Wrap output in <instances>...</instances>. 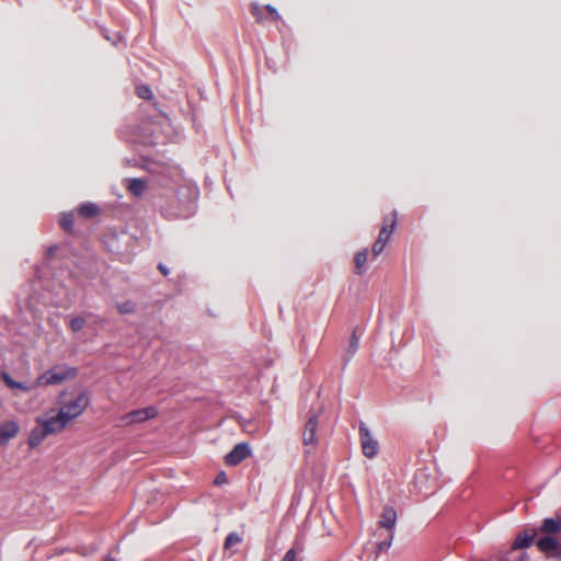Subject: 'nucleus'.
I'll list each match as a JSON object with an SVG mask.
<instances>
[{"mask_svg":"<svg viewBox=\"0 0 561 561\" xmlns=\"http://www.w3.org/2000/svg\"><path fill=\"white\" fill-rule=\"evenodd\" d=\"M358 346H359V339L355 334H353L351 337V341H350V345H348V353L351 355H354L357 352Z\"/></svg>","mask_w":561,"mask_h":561,"instance_id":"nucleus-22","label":"nucleus"},{"mask_svg":"<svg viewBox=\"0 0 561 561\" xmlns=\"http://www.w3.org/2000/svg\"><path fill=\"white\" fill-rule=\"evenodd\" d=\"M266 10L270 12V14L274 18V19H278L279 18V14L277 12V10L272 7V5H266Z\"/></svg>","mask_w":561,"mask_h":561,"instance_id":"nucleus-26","label":"nucleus"},{"mask_svg":"<svg viewBox=\"0 0 561 561\" xmlns=\"http://www.w3.org/2000/svg\"><path fill=\"white\" fill-rule=\"evenodd\" d=\"M116 307L122 314L133 313L136 310L135 304L131 301L119 302Z\"/></svg>","mask_w":561,"mask_h":561,"instance_id":"nucleus-17","label":"nucleus"},{"mask_svg":"<svg viewBox=\"0 0 561 561\" xmlns=\"http://www.w3.org/2000/svg\"><path fill=\"white\" fill-rule=\"evenodd\" d=\"M241 542V537L237 533H231L228 535L225 541V547L230 548Z\"/></svg>","mask_w":561,"mask_h":561,"instance_id":"nucleus-21","label":"nucleus"},{"mask_svg":"<svg viewBox=\"0 0 561 561\" xmlns=\"http://www.w3.org/2000/svg\"><path fill=\"white\" fill-rule=\"evenodd\" d=\"M159 270L163 273V275H168L169 274V271L165 266H163L162 264H159Z\"/></svg>","mask_w":561,"mask_h":561,"instance_id":"nucleus-27","label":"nucleus"},{"mask_svg":"<svg viewBox=\"0 0 561 561\" xmlns=\"http://www.w3.org/2000/svg\"><path fill=\"white\" fill-rule=\"evenodd\" d=\"M227 481H228V478H227V476H226V473H225V472H220V473L216 477V479H215V483H216L217 485L225 484V483H227Z\"/></svg>","mask_w":561,"mask_h":561,"instance_id":"nucleus-25","label":"nucleus"},{"mask_svg":"<svg viewBox=\"0 0 561 561\" xmlns=\"http://www.w3.org/2000/svg\"><path fill=\"white\" fill-rule=\"evenodd\" d=\"M298 551L295 548L289 549L282 561H297Z\"/></svg>","mask_w":561,"mask_h":561,"instance_id":"nucleus-23","label":"nucleus"},{"mask_svg":"<svg viewBox=\"0 0 561 561\" xmlns=\"http://www.w3.org/2000/svg\"><path fill=\"white\" fill-rule=\"evenodd\" d=\"M76 369L67 366L53 367L43 373L34 382V388L42 386L59 385L65 380L73 378Z\"/></svg>","mask_w":561,"mask_h":561,"instance_id":"nucleus-2","label":"nucleus"},{"mask_svg":"<svg viewBox=\"0 0 561 561\" xmlns=\"http://www.w3.org/2000/svg\"><path fill=\"white\" fill-rule=\"evenodd\" d=\"M368 259V250L363 249L355 255L356 273L362 274L365 270V264Z\"/></svg>","mask_w":561,"mask_h":561,"instance_id":"nucleus-16","label":"nucleus"},{"mask_svg":"<svg viewBox=\"0 0 561 561\" xmlns=\"http://www.w3.org/2000/svg\"><path fill=\"white\" fill-rule=\"evenodd\" d=\"M104 561H116V560L112 557H106Z\"/></svg>","mask_w":561,"mask_h":561,"instance_id":"nucleus-29","label":"nucleus"},{"mask_svg":"<svg viewBox=\"0 0 561 561\" xmlns=\"http://www.w3.org/2000/svg\"><path fill=\"white\" fill-rule=\"evenodd\" d=\"M137 94L139 98L144 100H150L152 99V91L148 85H139L137 87Z\"/></svg>","mask_w":561,"mask_h":561,"instance_id":"nucleus-20","label":"nucleus"},{"mask_svg":"<svg viewBox=\"0 0 561 561\" xmlns=\"http://www.w3.org/2000/svg\"><path fill=\"white\" fill-rule=\"evenodd\" d=\"M251 455V447L247 443L237 444L233 449L225 457V461L229 466H237Z\"/></svg>","mask_w":561,"mask_h":561,"instance_id":"nucleus-7","label":"nucleus"},{"mask_svg":"<svg viewBox=\"0 0 561 561\" xmlns=\"http://www.w3.org/2000/svg\"><path fill=\"white\" fill-rule=\"evenodd\" d=\"M1 377L10 389H18L24 392H28L34 389V385L30 386L23 382L14 381L8 373H2Z\"/></svg>","mask_w":561,"mask_h":561,"instance_id":"nucleus-12","label":"nucleus"},{"mask_svg":"<svg viewBox=\"0 0 561 561\" xmlns=\"http://www.w3.org/2000/svg\"><path fill=\"white\" fill-rule=\"evenodd\" d=\"M90 399L87 393L79 392L65 400L58 410H49L35 419V426L27 437L30 448L38 447L47 436L58 434L87 410Z\"/></svg>","mask_w":561,"mask_h":561,"instance_id":"nucleus-1","label":"nucleus"},{"mask_svg":"<svg viewBox=\"0 0 561 561\" xmlns=\"http://www.w3.org/2000/svg\"><path fill=\"white\" fill-rule=\"evenodd\" d=\"M85 324V319L82 318V317H76V318H72L70 320V329L73 331V332H78L80 331Z\"/></svg>","mask_w":561,"mask_h":561,"instance_id":"nucleus-19","label":"nucleus"},{"mask_svg":"<svg viewBox=\"0 0 561 561\" xmlns=\"http://www.w3.org/2000/svg\"><path fill=\"white\" fill-rule=\"evenodd\" d=\"M60 226L65 230L70 231L73 227L72 214H62V216L60 217Z\"/></svg>","mask_w":561,"mask_h":561,"instance_id":"nucleus-18","label":"nucleus"},{"mask_svg":"<svg viewBox=\"0 0 561 561\" xmlns=\"http://www.w3.org/2000/svg\"><path fill=\"white\" fill-rule=\"evenodd\" d=\"M78 211L81 216L85 218H91L98 216L100 208L94 203H85L79 207Z\"/></svg>","mask_w":561,"mask_h":561,"instance_id":"nucleus-14","label":"nucleus"},{"mask_svg":"<svg viewBox=\"0 0 561 561\" xmlns=\"http://www.w3.org/2000/svg\"><path fill=\"white\" fill-rule=\"evenodd\" d=\"M397 525V512L392 506H385L379 519V526L393 534Z\"/></svg>","mask_w":561,"mask_h":561,"instance_id":"nucleus-8","label":"nucleus"},{"mask_svg":"<svg viewBox=\"0 0 561 561\" xmlns=\"http://www.w3.org/2000/svg\"><path fill=\"white\" fill-rule=\"evenodd\" d=\"M392 540H393V534L389 533L388 539L378 545V550H380V551L388 550L392 543Z\"/></svg>","mask_w":561,"mask_h":561,"instance_id":"nucleus-24","label":"nucleus"},{"mask_svg":"<svg viewBox=\"0 0 561 561\" xmlns=\"http://www.w3.org/2000/svg\"><path fill=\"white\" fill-rule=\"evenodd\" d=\"M128 182V191L134 195V196H141L146 188H147V185H146V182L140 180V179H129L127 180Z\"/></svg>","mask_w":561,"mask_h":561,"instance_id":"nucleus-13","label":"nucleus"},{"mask_svg":"<svg viewBox=\"0 0 561 561\" xmlns=\"http://www.w3.org/2000/svg\"><path fill=\"white\" fill-rule=\"evenodd\" d=\"M21 431V426L15 420H5L0 423V448H4L14 439Z\"/></svg>","mask_w":561,"mask_h":561,"instance_id":"nucleus-6","label":"nucleus"},{"mask_svg":"<svg viewBox=\"0 0 561 561\" xmlns=\"http://www.w3.org/2000/svg\"><path fill=\"white\" fill-rule=\"evenodd\" d=\"M318 427L317 416L312 415L305 425V431L302 434L304 444L306 446H313L317 442L316 432Z\"/></svg>","mask_w":561,"mask_h":561,"instance_id":"nucleus-9","label":"nucleus"},{"mask_svg":"<svg viewBox=\"0 0 561 561\" xmlns=\"http://www.w3.org/2000/svg\"><path fill=\"white\" fill-rule=\"evenodd\" d=\"M561 530V518H546L543 519L540 531L545 534H556Z\"/></svg>","mask_w":561,"mask_h":561,"instance_id":"nucleus-11","label":"nucleus"},{"mask_svg":"<svg viewBox=\"0 0 561 561\" xmlns=\"http://www.w3.org/2000/svg\"><path fill=\"white\" fill-rule=\"evenodd\" d=\"M158 415L154 407H147L130 411L122 416L121 422L123 425H133L151 420Z\"/></svg>","mask_w":561,"mask_h":561,"instance_id":"nucleus-4","label":"nucleus"},{"mask_svg":"<svg viewBox=\"0 0 561 561\" xmlns=\"http://www.w3.org/2000/svg\"><path fill=\"white\" fill-rule=\"evenodd\" d=\"M528 558L527 553H523V556L520 557V561H526Z\"/></svg>","mask_w":561,"mask_h":561,"instance_id":"nucleus-28","label":"nucleus"},{"mask_svg":"<svg viewBox=\"0 0 561 561\" xmlns=\"http://www.w3.org/2000/svg\"><path fill=\"white\" fill-rule=\"evenodd\" d=\"M537 547L542 552H556L559 557H561V543L554 537H542L537 541Z\"/></svg>","mask_w":561,"mask_h":561,"instance_id":"nucleus-10","label":"nucleus"},{"mask_svg":"<svg viewBox=\"0 0 561 561\" xmlns=\"http://www.w3.org/2000/svg\"><path fill=\"white\" fill-rule=\"evenodd\" d=\"M359 442L363 455L369 459H374L379 454V442L365 423H360L358 427Z\"/></svg>","mask_w":561,"mask_h":561,"instance_id":"nucleus-3","label":"nucleus"},{"mask_svg":"<svg viewBox=\"0 0 561 561\" xmlns=\"http://www.w3.org/2000/svg\"><path fill=\"white\" fill-rule=\"evenodd\" d=\"M534 537H535V534L533 535H527V534H519L514 542H513V546L512 548L513 549H523V548H527L531 545L533 540H534Z\"/></svg>","mask_w":561,"mask_h":561,"instance_id":"nucleus-15","label":"nucleus"},{"mask_svg":"<svg viewBox=\"0 0 561 561\" xmlns=\"http://www.w3.org/2000/svg\"><path fill=\"white\" fill-rule=\"evenodd\" d=\"M396 225H397V219H396V214H393L392 218L389 220V222L386 221L383 224V226L379 232L378 239L376 240V242L373 245L374 256H378L379 254L382 253L388 241L390 240V237L396 228Z\"/></svg>","mask_w":561,"mask_h":561,"instance_id":"nucleus-5","label":"nucleus"}]
</instances>
